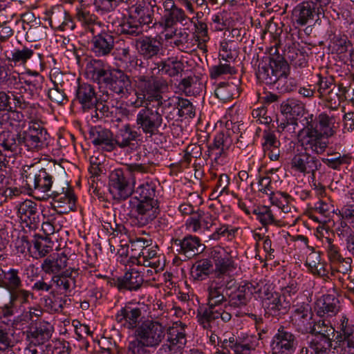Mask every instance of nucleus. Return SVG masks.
Instances as JSON below:
<instances>
[{"mask_svg":"<svg viewBox=\"0 0 354 354\" xmlns=\"http://www.w3.org/2000/svg\"><path fill=\"white\" fill-rule=\"evenodd\" d=\"M268 57V63L262 62L259 64L257 77L259 82L272 85L279 93H284L294 91L297 81L289 77L290 67L286 59L279 54Z\"/></svg>","mask_w":354,"mask_h":354,"instance_id":"1","label":"nucleus"},{"mask_svg":"<svg viewBox=\"0 0 354 354\" xmlns=\"http://www.w3.org/2000/svg\"><path fill=\"white\" fill-rule=\"evenodd\" d=\"M156 184L152 181L138 185L133 191V199L136 202L129 201L131 204V214L134 221L139 227H144L160 214L159 203L156 198Z\"/></svg>","mask_w":354,"mask_h":354,"instance_id":"2","label":"nucleus"},{"mask_svg":"<svg viewBox=\"0 0 354 354\" xmlns=\"http://www.w3.org/2000/svg\"><path fill=\"white\" fill-rule=\"evenodd\" d=\"M86 74L88 78L100 86L104 85L113 93L122 96L131 88L129 76L120 70H109L100 59H92L86 64Z\"/></svg>","mask_w":354,"mask_h":354,"instance_id":"3","label":"nucleus"},{"mask_svg":"<svg viewBox=\"0 0 354 354\" xmlns=\"http://www.w3.org/2000/svg\"><path fill=\"white\" fill-rule=\"evenodd\" d=\"M135 339L131 341L133 352L147 353L148 348H157L165 337V327L159 322L145 320L140 323L133 332Z\"/></svg>","mask_w":354,"mask_h":354,"instance_id":"4","label":"nucleus"},{"mask_svg":"<svg viewBox=\"0 0 354 354\" xmlns=\"http://www.w3.org/2000/svg\"><path fill=\"white\" fill-rule=\"evenodd\" d=\"M319 120L314 118V125H311V131L308 132L303 142L306 145V149H310L317 154L322 153L326 149L329 137L332 136L335 131L333 129L335 120L323 113L319 115Z\"/></svg>","mask_w":354,"mask_h":354,"instance_id":"5","label":"nucleus"},{"mask_svg":"<svg viewBox=\"0 0 354 354\" xmlns=\"http://www.w3.org/2000/svg\"><path fill=\"white\" fill-rule=\"evenodd\" d=\"M21 151H39L46 145L49 134L38 121L31 120L28 129L19 132Z\"/></svg>","mask_w":354,"mask_h":354,"instance_id":"6","label":"nucleus"},{"mask_svg":"<svg viewBox=\"0 0 354 354\" xmlns=\"http://www.w3.org/2000/svg\"><path fill=\"white\" fill-rule=\"evenodd\" d=\"M227 119L225 122L226 129L221 131L216 134L212 145L208 146L207 151L208 156H214V161L218 162L221 158H226L230 148L232 147L234 141L232 136L235 133L234 127L236 124L234 119H227V116L225 115Z\"/></svg>","mask_w":354,"mask_h":354,"instance_id":"7","label":"nucleus"},{"mask_svg":"<svg viewBox=\"0 0 354 354\" xmlns=\"http://www.w3.org/2000/svg\"><path fill=\"white\" fill-rule=\"evenodd\" d=\"M151 78L147 79L142 76L139 78L138 88L142 92L144 97L150 102H153L152 108L165 109L171 104L170 102L162 101V91L167 87L166 81L163 80Z\"/></svg>","mask_w":354,"mask_h":354,"instance_id":"8","label":"nucleus"},{"mask_svg":"<svg viewBox=\"0 0 354 354\" xmlns=\"http://www.w3.org/2000/svg\"><path fill=\"white\" fill-rule=\"evenodd\" d=\"M162 7L163 13L161 14V24L165 28H171L177 24L185 26L189 21L185 10L178 7L173 0L163 1Z\"/></svg>","mask_w":354,"mask_h":354,"instance_id":"9","label":"nucleus"},{"mask_svg":"<svg viewBox=\"0 0 354 354\" xmlns=\"http://www.w3.org/2000/svg\"><path fill=\"white\" fill-rule=\"evenodd\" d=\"M0 84L7 89L8 93L22 95L26 88L23 85V77L16 71H10L3 59L0 57Z\"/></svg>","mask_w":354,"mask_h":354,"instance_id":"10","label":"nucleus"},{"mask_svg":"<svg viewBox=\"0 0 354 354\" xmlns=\"http://www.w3.org/2000/svg\"><path fill=\"white\" fill-rule=\"evenodd\" d=\"M184 69L183 63L177 59L171 57L167 60L148 62L147 66V74L154 77L158 75H168L170 77L178 75Z\"/></svg>","mask_w":354,"mask_h":354,"instance_id":"11","label":"nucleus"},{"mask_svg":"<svg viewBox=\"0 0 354 354\" xmlns=\"http://www.w3.org/2000/svg\"><path fill=\"white\" fill-rule=\"evenodd\" d=\"M155 8L158 10L161 9L157 6L156 0H142L131 6L129 14L143 27L153 23Z\"/></svg>","mask_w":354,"mask_h":354,"instance_id":"12","label":"nucleus"},{"mask_svg":"<svg viewBox=\"0 0 354 354\" xmlns=\"http://www.w3.org/2000/svg\"><path fill=\"white\" fill-rule=\"evenodd\" d=\"M75 102L82 105L83 109L104 111L106 105L97 100L93 87L86 83L80 84L75 93ZM109 107H106V110Z\"/></svg>","mask_w":354,"mask_h":354,"instance_id":"13","label":"nucleus"},{"mask_svg":"<svg viewBox=\"0 0 354 354\" xmlns=\"http://www.w3.org/2000/svg\"><path fill=\"white\" fill-rule=\"evenodd\" d=\"M110 192L118 199L125 200L132 194V189L122 169H116L109 174Z\"/></svg>","mask_w":354,"mask_h":354,"instance_id":"14","label":"nucleus"},{"mask_svg":"<svg viewBox=\"0 0 354 354\" xmlns=\"http://www.w3.org/2000/svg\"><path fill=\"white\" fill-rule=\"evenodd\" d=\"M173 245L178 254L188 259L202 253L205 249V245L201 243V239L193 235H187L183 239L173 240Z\"/></svg>","mask_w":354,"mask_h":354,"instance_id":"15","label":"nucleus"},{"mask_svg":"<svg viewBox=\"0 0 354 354\" xmlns=\"http://www.w3.org/2000/svg\"><path fill=\"white\" fill-rule=\"evenodd\" d=\"M285 116L287 125L299 126L301 124L302 129L299 132V142L306 150V145L303 142L304 138L311 131V125L313 127L314 116L309 112H281Z\"/></svg>","mask_w":354,"mask_h":354,"instance_id":"16","label":"nucleus"},{"mask_svg":"<svg viewBox=\"0 0 354 354\" xmlns=\"http://www.w3.org/2000/svg\"><path fill=\"white\" fill-rule=\"evenodd\" d=\"M25 186L28 190L46 194L50 192L53 187V176L45 169L39 170L35 174H28L25 176Z\"/></svg>","mask_w":354,"mask_h":354,"instance_id":"17","label":"nucleus"},{"mask_svg":"<svg viewBox=\"0 0 354 354\" xmlns=\"http://www.w3.org/2000/svg\"><path fill=\"white\" fill-rule=\"evenodd\" d=\"M138 54L146 60H153L161 55L162 44L156 37L145 36L136 40Z\"/></svg>","mask_w":354,"mask_h":354,"instance_id":"18","label":"nucleus"},{"mask_svg":"<svg viewBox=\"0 0 354 354\" xmlns=\"http://www.w3.org/2000/svg\"><path fill=\"white\" fill-rule=\"evenodd\" d=\"M92 144L106 152L115 151L114 134L108 129L101 126L91 127L88 131Z\"/></svg>","mask_w":354,"mask_h":354,"instance_id":"19","label":"nucleus"},{"mask_svg":"<svg viewBox=\"0 0 354 354\" xmlns=\"http://www.w3.org/2000/svg\"><path fill=\"white\" fill-rule=\"evenodd\" d=\"M91 51L97 57L106 56L114 47V37L104 28L92 35Z\"/></svg>","mask_w":354,"mask_h":354,"instance_id":"20","label":"nucleus"},{"mask_svg":"<svg viewBox=\"0 0 354 354\" xmlns=\"http://www.w3.org/2000/svg\"><path fill=\"white\" fill-rule=\"evenodd\" d=\"M54 327L49 322L41 321L31 324L26 330V337L35 346L44 344L52 337Z\"/></svg>","mask_w":354,"mask_h":354,"instance_id":"21","label":"nucleus"},{"mask_svg":"<svg viewBox=\"0 0 354 354\" xmlns=\"http://www.w3.org/2000/svg\"><path fill=\"white\" fill-rule=\"evenodd\" d=\"M144 283L143 276L135 269L126 272L123 276L113 278L110 281L111 286L116 287L119 291H137Z\"/></svg>","mask_w":354,"mask_h":354,"instance_id":"22","label":"nucleus"},{"mask_svg":"<svg viewBox=\"0 0 354 354\" xmlns=\"http://www.w3.org/2000/svg\"><path fill=\"white\" fill-rule=\"evenodd\" d=\"M322 163L315 157L308 153L295 154L291 160V167L302 174H311L315 177L317 170H319Z\"/></svg>","mask_w":354,"mask_h":354,"instance_id":"23","label":"nucleus"},{"mask_svg":"<svg viewBox=\"0 0 354 354\" xmlns=\"http://www.w3.org/2000/svg\"><path fill=\"white\" fill-rule=\"evenodd\" d=\"M334 349L342 348V354H354V326L348 325V319L344 318L341 324V331L335 339Z\"/></svg>","mask_w":354,"mask_h":354,"instance_id":"24","label":"nucleus"},{"mask_svg":"<svg viewBox=\"0 0 354 354\" xmlns=\"http://www.w3.org/2000/svg\"><path fill=\"white\" fill-rule=\"evenodd\" d=\"M263 306L265 315L279 319L288 313L290 309V301L279 293L271 299L264 301Z\"/></svg>","mask_w":354,"mask_h":354,"instance_id":"25","label":"nucleus"},{"mask_svg":"<svg viewBox=\"0 0 354 354\" xmlns=\"http://www.w3.org/2000/svg\"><path fill=\"white\" fill-rule=\"evenodd\" d=\"M142 310L140 308L125 305L115 315V320L122 326L129 330H135L140 325Z\"/></svg>","mask_w":354,"mask_h":354,"instance_id":"26","label":"nucleus"},{"mask_svg":"<svg viewBox=\"0 0 354 354\" xmlns=\"http://www.w3.org/2000/svg\"><path fill=\"white\" fill-rule=\"evenodd\" d=\"M162 122V118L159 112H139L136 118L138 128L150 136L157 133Z\"/></svg>","mask_w":354,"mask_h":354,"instance_id":"27","label":"nucleus"},{"mask_svg":"<svg viewBox=\"0 0 354 354\" xmlns=\"http://www.w3.org/2000/svg\"><path fill=\"white\" fill-rule=\"evenodd\" d=\"M36 49V45H21L14 48L9 55H6V59L15 66H25L29 60L41 57Z\"/></svg>","mask_w":354,"mask_h":354,"instance_id":"28","label":"nucleus"},{"mask_svg":"<svg viewBox=\"0 0 354 354\" xmlns=\"http://www.w3.org/2000/svg\"><path fill=\"white\" fill-rule=\"evenodd\" d=\"M140 136V133L131 128L130 124H126L119 129L114 135L115 150L119 147L124 149L126 148L134 150L137 148V143L133 142Z\"/></svg>","mask_w":354,"mask_h":354,"instance_id":"29","label":"nucleus"},{"mask_svg":"<svg viewBox=\"0 0 354 354\" xmlns=\"http://www.w3.org/2000/svg\"><path fill=\"white\" fill-rule=\"evenodd\" d=\"M319 7L312 2L303 1L297 5L292 10V20L299 26H305L314 20L318 15Z\"/></svg>","mask_w":354,"mask_h":354,"instance_id":"30","label":"nucleus"},{"mask_svg":"<svg viewBox=\"0 0 354 354\" xmlns=\"http://www.w3.org/2000/svg\"><path fill=\"white\" fill-rule=\"evenodd\" d=\"M186 328L187 325L180 321L174 322L167 329V342L165 344L171 348H176L180 350V352H183L187 343Z\"/></svg>","mask_w":354,"mask_h":354,"instance_id":"31","label":"nucleus"},{"mask_svg":"<svg viewBox=\"0 0 354 354\" xmlns=\"http://www.w3.org/2000/svg\"><path fill=\"white\" fill-rule=\"evenodd\" d=\"M21 272L15 268L0 267V287L9 292L23 286Z\"/></svg>","mask_w":354,"mask_h":354,"instance_id":"32","label":"nucleus"},{"mask_svg":"<svg viewBox=\"0 0 354 354\" xmlns=\"http://www.w3.org/2000/svg\"><path fill=\"white\" fill-rule=\"evenodd\" d=\"M324 331L326 334L321 333L315 335L310 342V348L315 354H328L332 348L335 330L334 328H330L328 331Z\"/></svg>","mask_w":354,"mask_h":354,"instance_id":"33","label":"nucleus"},{"mask_svg":"<svg viewBox=\"0 0 354 354\" xmlns=\"http://www.w3.org/2000/svg\"><path fill=\"white\" fill-rule=\"evenodd\" d=\"M68 258L64 253H53L41 263L42 271L46 274L58 275L67 266Z\"/></svg>","mask_w":354,"mask_h":354,"instance_id":"34","label":"nucleus"},{"mask_svg":"<svg viewBox=\"0 0 354 354\" xmlns=\"http://www.w3.org/2000/svg\"><path fill=\"white\" fill-rule=\"evenodd\" d=\"M12 102L10 96L3 91H0V111H15V109H37L35 104L26 102L23 95L12 94Z\"/></svg>","mask_w":354,"mask_h":354,"instance_id":"35","label":"nucleus"},{"mask_svg":"<svg viewBox=\"0 0 354 354\" xmlns=\"http://www.w3.org/2000/svg\"><path fill=\"white\" fill-rule=\"evenodd\" d=\"M272 348H295L297 346V340L294 334L286 330L284 326H281L277 333L272 337L270 344Z\"/></svg>","mask_w":354,"mask_h":354,"instance_id":"36","label":"nucleus"},{"mask_svg":"<svg viewBox=\"0 0 354 354\" xmlns=\"http://www.w3.org/2000/svg\"><path fill=\"white\" fill-rule=\"evenodd\" d=\"M222 284L218 281L214 280L207 288V306L215 308L217 306L224 305L227 308V295H224Z\"/></svg>","mask_w":354,"mask_h":354,"instance_id":"37","label":"nucleus"},{"mask_svg":"<svg viewBox=\"0 0 354 354\" xmlns=\"http://www.w3.org/2000/svg\"><path fill=\"white\" fill-rule=\"evenodd\" d=\"M18 212L21 220L26 222L27 225H33L36 227L39 223V212L36 203L26 200L19 205Z\"/></svg>","mask_w":354,"mask_h":354,"instance_id":"38","label":"nucleus"},{"mask_svg":"<svg viewBox=\"0 0 354 354\" xmlns=\"http://www.w3.org/2000/svg\"><path fill=\"white\" fill-rule=\"evenodd\" d=\"M227 306L233 308H242L246 306L251 299L247 294V287L242 285H239L234 290L227 292Z\"/></svg>","mask_w":354,"mask_h":354,"instance_id":"39","label":"nucleus"},{"mask_svg":"<svg viewBox=\"0 0 354 354\" xmlns=\"http://www.w3.org/2000/svg\"><path fill=\"white\" fill-rule=\"evenodd\" d=\"M19 137V132L15 133L10 131H3L0 133V146L13 154L21 153Z\"/></svg>","mask_w":354,"mask_h":354,"instance_id":"40","label":"nucleus"},{"mask_svg":"<svg viewBox=\"0 0 354 354\" xmlns=\"http://www.w3.org/2000/svg\"><path fill=\"white\" fill-rule=\"evenodd\" d=\"M77 19L84 28L92 35L100 29L104 28V24L100 21L97 17L88 11L81 10L77 13Z\"/></svg>","mask_w":354,"mask_h":354,"instance_id":"41","label":"nucleus"},{"mask_svg":"<svg viewBox=\"0 0 354 354\" xmlns=\"http://www.w3.org/2000/svg\"><path fill=\"white\" fill-rule=\"evenodd\" d=\"M61 199L53 198L55 208H62V210L59 212V214L68 213L71 211H75L76 209V201L77 197L75 195L73 188L66 191L60 197Z\"/></svg>","mask_w":354,"mask_h":354,"instance_id":"42","label":"nucleus"},{"mask_svg":"<svg viewBox=\"0 0 354 354\" xmlns=\"http://www.w3.org/2000/svg\"><path fill=\"white\" fill-rule=\"evenodd\" d=\"M118 32L130 37H138L143 32L142 26L129 14L118 27Z\"/></svg>","mask_w":354,"mask_h":354,"instance_id":"43","label":"nucleus"},{"mask_svg":"<svg viewBox=\"0 0 354 354\" xmlns=\"http://www.w3.org/2000/svg\"><path fill=\"white\" fill-rule=\"evenodd\" d=\"M337 299L333 295L324 296L323 299L317 302V315L322 317L325 314L335 315L338 311Z\"/></svg>","mask_w":354,"mask_h":354,"instance_id":"44","label":"nucleus"},{"mask_svg":"<svg viewBox=\"0 0 354 354\" xmlns=\"http://www.w3.org/2000/svg\"><path fill=\"white\" fill-rule=\"evenodd\" d=\"M212 259L215 264L216 271L219 274H224L234 268V262L227 254L223 256L220 252L214 251L212 252Z\"/></svg>","mask_w":354,"mask_h":354,"instance_id":"45","label":"nucleus"},{"mask_svg":"<svg viewBox=\"0 0 354 354\" xmlns=\"http://www.w3.org/2000/svg\"><path fill=\"white\" fill-rule=\"evenodd\" d=\"M213 271L212 261L209 259L197 261L193 265L191 274L196 280H203Z\"/></svg>","mask_w":354,"mask_h":354,"instance_id":"46","label":"nucleus"},{"mask_svg":"<svg viewBox=\"0 0 354 354\" xmlns=\"http://www.w3.org/2000/svg\"><path fill=\"white\" fill-rule=\"evenodd\" d=\"M32 252L36 255V258H42L46 257L51 250L52 247L48 245L49 239L39 234L32 235Z\"/></svg>","mask_w":354,"mask_h":354,"instance_id":"47","label":"nucleus"},{"mask_svg":"<svg viewBox=\"0 0 354 354\" xmlns=\"http://www.w3.org/2000/svg\"><path fill=\"white\" fill-rule=\"evenodd\" d=\"M252 212L257 216V218L260 221L263 227L270 224L277 226L281 225V221L275 219L271 209L266 206L254 209Z\"/></svg>","mask_w":354,"mask_h":354,"instance_id":"48","label":"nucleus"},{"mask_svg":"<svg viewBox=\"0 0 354 354\" xmlns=\"http://www.w3.org/2000/svg\"><path fill=\"white\" fill-rule=\"evenodd\" d=\"M50 24L52 27L57 28L62 30H73L75 27L73 21L65 16L64 12H53L50 18Z\"/></svg>","mask_w":354,"mask_h":354,"instance_id":"49","label":"nucleus"},{"mask_svg":"<svg viewBox=\"0 0 354 354\" xmlns=\"http://www.w3.org/2000/svg\"><path fill=\"white\" fill-rule=\"evenodd\" d=\"M351 159L348 154L341 155L339 153H334L328 155L327 158H322V162L329 168L339 170L341 166L350 164Z\"/></svg>","mask_w":354,"mask_h":354,"instance_id":"50","label":"nucleus"},{"mask_svg":"<svg viewBox=\"0 0 354 354\" xmlns=\"http://www.w3.org/2000/svg\"><path fill=\"white\" fill-rule=\"evenodd\" d=\"M46 29V26L40 25V20L35 19V23L26 30V37L30 41L42 40L47 35Z\"/></svg>","mask_w":354,"mask_h":354,"instance_id":"51","label":"nucleus"},{"mask_svg":"<svg viewBox=\"0 0 354 354\" xmlns=\"http://www.w3.org/2000/svg\"><path fill=\"white\" fill-rule=\"evenodd\" d=\"M10 295L11 304H14L15 306L17 305L22 306L24 304H29L30 298L32 299H35V296L32 292L22 288V287L10 292Z\"/></svg>","mask_w":354,"mask_h":354,"instance_id":"52","label":"nucleus"},{"mask_svg":"<svg viewBox=\"0 0 354 354\" xmlns=\"http://www.w3.org/2000/svg\"><path fill=\"white\" fill-rule=\"evenodd\" d=\"M147 241L142 239L139 238L136 241H131L130 250V261L133 263L141 264V256L144 254L143 249Z\"/></svg>","mask_w":354,"mask_h":354,"instance_id":"53","label":"nucleus"},{"mask_svg":"<svg viewBox=\"0 0 354 354\" xmlns=\"http://www.w3.org/2000/svg\"><path fill=\"white\" fill-rule=\"evenodd\" d=\"M32 236L23 234L18 236L15 245L17 252L21 254L32 252Z\"/></svg>","mask_w":354,"mask_h":354,"instance_id":"54","label":"nucleus"},{"mask_svg":"<svg viewBox=\"0 0 354 354\" xmlns=\"http://www.w3.org/2000/svg\"><path fill=\"white\" fill-rule=\"evenodd\" d=\"M73 187L69 185L67 180L62 182H55L53 191L50 190L49 193H47L46 196L48 198L61 199L62 194L66 192L69 189H72Z\"/></svg>","mask_w":354,"mask_h":354,"instance_id":"55","label":"nucleus"},{"mask_svg":"<svg viewBox=\"0 0 354 354\" xmlns=\"http://www.w3.org/2000/svg\"><path fill=\"white\" fill-rule=\"evenodd\" d=\"M293 315L304 325L305 324V321L312 320L313 316L311 308L308 304H302L301 306H299L295 309Z\"/></svg>","mask_w":354,"mask_h":354,"instance_id":"56","label":"nucleus"},{"mask_svg":"<svg viewBox=\"0 0 354 354\" xmlns=\"http://www.w3.org/2000/svg\"><path fill=\"white\" fill-rule=\"evenodd\" d=\"M236 70L228 64H220L212 66L209 68V76L212 79H216L221 75L234 74Z\"/></svg>","mask_w":354,"mask_h":354,"instance_id":"57","label":"nucleus"},{"mask_svg":"<svg viewBox=\"0 0 354 354\" xmlns=\"http://www.w3.org/2000/svg\"><path fill=\"white\" fill-rule=\"evenodd\" d=\"M43 80L42 76H37L36 78L23 77V85L32 93H37L42 88Z\"/></svg>","mask_w":354,"mask_h":354,"instance_id":"58","label":"nucleus"},{"mask_svg":"<svg viewBox=\"0 0 354 354\" xmlns=\"http://www.w3.org/2000/svg\"><path fill=\"white\" fill-rule=\"evenodd\" d=\"M237 232V229H229V226L224 225L221 227L217 228L216 231L209 236L210 239L219 240L221 237H226L229 240H232L235 233Z\"/></svg>","mask_w":354,"mask_h":354,"instance_id":"59","label":"nucleus"},{"mask_svg":"<svg viewBox=\"0 0 354 354\" xmlns=\"http://www.w3.org/2000/svg\"><path fill=\"white\" fill-rule=\"evenodd\" d=\"M264 142L263 143V149L264 152H267L271 148L279 147L280 142L277 140L275 135L268 131H264L263 134Z\"/></svg>","mask_w":354,"mask_h":354,"instance_id":"60","label":"nucleus"},{"mask_svg":"<svg viewBox=\"0 0 354 354\" xmlns=\"http://www.w3.org/2000/svg\"><path fill=\"white\" fill-rule=\"evenodd\" d=\"M197 81L196 78L192 77H187L183 78L178 84V88L179 90L185 93L187 95L194 94L192 86L196 84Z\"/></svg>","mask_w":354,"mask_h":354,"instance_id":"61","label":"nucleus"},{"mask_svg":"<svg viewBox=\"0 0 354 354\" xmlns=\"http://www.w3.org/2000/svg\"><path fill=\"white\" fill-rule=\"evenodd\" d=\"M274 286L270 283L269 281L266 279L263 280V292L261 296L262 304H264V301L271 299L272 297L277 295L279 292L274 291Z\"/></svg>","mask_w":354,"mask_h":354,"instance_id":"62","label":"nucleus"},{"mask_svg":"<svg viewBox=\"0 0 354 354\" xmlns=\"http://www.w3.org/2000/svg\"><path fill=\"white\" fill-rule=\"evenodd\" d=\"M71 303V300L69 298L56 297L53 300L50 299L49 305L52 310L59 313L65 306H68Z\"/></svg>","mask_w":354,"mask_h":354,"instance_id":"63","label":"nucleus"},{"mask_svg":"<svg viewBox=\"0 0 354 354\" xmlns=\"http://www.w3.org/2000/svg\"><path fill=\"white\" fill-rule=\"evenodd\" d=\"M342 219L347 221L354 227V205H346L339 210Z\"/></svg>","mask_w":354,"mask_h":354,"instance_id":"64","label":"nucleus"}]
</instances>
